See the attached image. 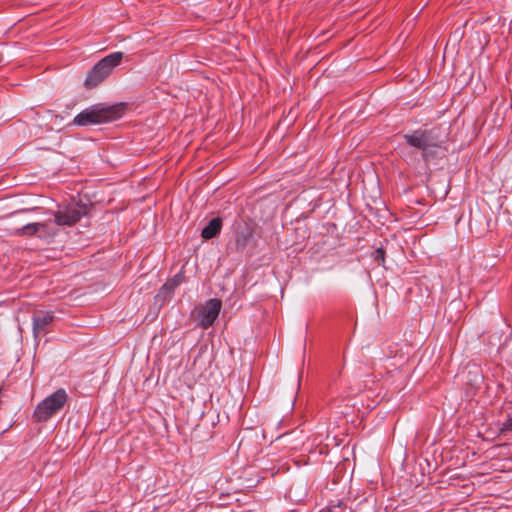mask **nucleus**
Here are the masks:
<instances>
[{
  "mask_svg": "<svg viewBox=\"0 0 512 512\" xmlns=\"http://www.w3.org/2000/svg\"><path fill=\"white\" fill-rule=\"evenodd\" d=\"M88 213L84 204L71 203L59 209L55 213V223L59 226H72Z\"/></svg>",
  "mask_w": 512,
  "mask_h": 512,
  "instance_id": "20e7f679",
  "label": "nucleus"
},
{
  "mask_svg": "<svg viewBox=\"0 0 512 512\" xmlns=\"http://www.w3.org/2000/svg\"><path fill=\"white\" fill-rule=\"evenodd\" d=\"M221 307L222 302L217 298L209 299L205 302V304L197 310L196 321L198 326L202 329L209 328L219 316Z\"/></svg>",
  "mask_w": 512,
  "mask_h": 512,
  "instance_id": "39448f33",
  "label": "nucleus"
},
{
  "mask_svg": "<svg viewBox=\"0 0 512 512\" xmlns=\"http://www.w3.org/2000/svg\"><path fill=\"white\" fill-rule=\"evenodd\" d=\"M373 258L375 261H377L378 263H383L384 260H385V250L380 247V248H377L374 252H373Z\"/></svg>",
  "mask_w": 512,
  "mask_h": 512,
  "instance_id": "f8f14e48",
  "label": "nucleus"
},
{
  "mask_svg": "<svg viewBox=\"0 0 512 512\" xmlns=\"http://www.w3.org/2000/svg\"><path fill=\"white\" fill-rule=\"evenodd\" d=\"M404 139L408 145L422 151V157L425 161L433 156V149L437 147L436 144L431 142L429 133L424 130H416L411 134H405Z\"/></svg>",
  "mask_w": 512,
  "mask_h": 512,
  "instance_id": "423d86ee",
  "label": "nucleus"
},
{
  "mask_svg": "<svg viewBox=\"0 0 512 512\" xmlns=\"http://www.w3.org/2000/svg\"><path fill=\"white\" fill-rule=\"evenodd\" d=\"M123 56L122 52H113L96 63L88 72L84 82L85 87L92 89L102 83L113 69L121 63Z\"/></svg>",
  "mask_w": 512,
  "mask_h": 512,
  "instance_id": "f03ea898",
  "label": "nucleus"
},
{
  "mask_svg": "<svg viewBox=\"0 0 512 512\" xmlns=\"http://www.w3.org/2000/svg\"><path fill=\"white\" fill-rule=\"evenodd\" d=\"M184 281V276L182 274L175 275L172 279L169 280V285L173 287H178Z\"/></svg>",
  "mask_w": 512,
  "mask_h": 512,
  "instance_id": "ddd939ff",
  "label": "nucleus"
},
{
  "mask_svg": "<svg viewBox=\"0 0 512 512\" xmlns=\"http://www.w3.org/2000/svg\"><path fill=\"white\" fill-rule=\"evenodd\" d=\"M121 115V108L117 105L105 106L97 104L91 106L75 116L73 123L77 126H88L110 122L118 119Z\"/></svg>",
  "mask_w": 512,
  "mask_h": 512,
  "instance_id": "f257e3e1",
  "label": "nucleus"
},
{
  "mask_svg": "<svg viewBox=\"0 0 512 512\" xmlns=\"http://www.w3.org/2000/svg\"><path fill=\"white\" fill-rule=\"evenodd\" d=\"M278 440H284V442L289 446L290 449L292 450H297L299 449V447L301 446L302 444V441L300 440H293L291 438V434L289 433H284L282 435H280L279 437H277Z\"/></svg>",
  "mask_w": 512,
  "mask_h": 512,
  "instance_id": "9d476101",
  "label": "nucleus"
},
{
  "mask_svg": "<svg viewBox=\"0 0 512 512\" xmlns=\"http://www.w3.org/2000/svg\"><path fill=\"white\" fill-rule=\"evenodd\" d=\"M54 315L52 312H39L33 316V334L37 338L45 335L47 326L53 321Z\"/></svg>",
  "mask_w": 512,
  "mask_h": 512,
  "instance_id": "0eeeda50",
  "label": "nucleus"
},
{
  "mask_svg": "<svg viewBox=\"0 0 512 512\" xmlns=\"http://www.w3.org/2000/svg\"><path fill=\"white\" fill-rule=\"evenodd\" d=\"M48 233V225L46 223H28L21 228L13 231L14 235L22 236H33L39 234V236Z\"/></svg>",
  "mask_w": 512,
  "mask_h": 512,
  "instance_id": "6e6552de",
  "label": "nucleus"
},
{
  "mask_svg": "<svg viewBox=\"0 0 512 512\" xmlns=\"http://www.w3.org/2000/svg\"><path fill=\"white\" fill-rule=\"evenodd\" d=\"M67 401L64 389H58L42 400L35 408L34 418L37 422H45L60 411Z\"/></svg>",
  "mask_w": 512,
  "mask_h": 512,
  "instance_id": "7ed1b4c3",
  "label": "nucleus"
},
{
  "mask_svg": "<svg viewBox=\"0 0 512 512\" xmlns=\"http://www.w3.org/2000/svg\"><path fill=\"white\" fill-rule=\"evenodd\" d=\"M176 287L169 285V281H167L160 289L159 296H162L164 299L169 298L174 293Z\"/></svg>",
  "mask_w": 512,
  "mask_h": 512,
  "instance_id": "9b49d317",
  "label": "nucleus"
},
{
  "mask_svg": "<svg viewBox=\"0 0 512 512\" xmlns=\"http://www.w3.org/2000/svg\"><path fill=\"white\" fill-rule=\"evenodd\" d=\"M221 227H222V221L220 218H213L209 223L208 225H206L202 232H201V236L204 238V239H212L213 237H215L216 235H218L221 231Z\"/></svg>",
  "mask_w": 512,
  "mask_h": 512,
  "instance_id": "1a4fd4ad",
  "label": "nucleus"
}]
</instances>
